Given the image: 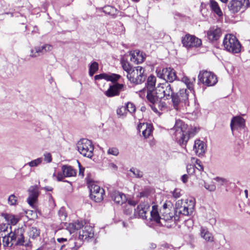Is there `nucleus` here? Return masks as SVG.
Instances as JSON below:
<instances>
[{"label": "nucleus", "mask_w": 250, "mask_h": 250, "mask_svg": "<svg viewBox=\"0 0 250 250\" xmlns=\"http://www.w3.org/2000/svg\"><path fill=\"white\" fill-rule=\"evenodd\" d=\"M188 125L182 120L176 121L172 130L174 131L175 139L178 143L182 147H185L189 138V131L188 129Z\"/></svg>", "instance_id": "obj_1"}, {"label": "nucleus", "mask_w": 250, "mask_h": 250, "mask_svg": "<svg viewBox=\"0 0 250 250\" xmlns=\"http://www.w3.org/2000/svg\"><path fill=\"white\" fill-rule=\"evenodd\" d=\"M173 90L169 83L165 82L159 83L155 88V91L152 95V99H151L149 102L155 104L158 103L159 101L162 99L165 100L170 99L172 94Z\"/></svg>", "instance_id": "obj_2"}, {"label": "nucleus", "mask_w": 250, "mask_h": 250, "mask_svg": "<svg viewBox=\"0 0 250 250\" xmlns=\"http://www.w3.org/2000/svg\"><path fill=\"white\" fill-rule=\"evenodd\" d=\"M81 229L79 231V239L85 240L88 238H92L94 236L93 228L90 225H83L82 222H76L69 223L66 226V229L71 234L75 230Z\"/></svg>", "instance_id": "obj_3"}, {"label": "nucleus", "mask_w": 250, "mask_h": 250, "mask_svg": "<svg viewBox=\"0 0 250 250\" xmlns=\"http://www.w3.org/2000/svg\"><path fill=\"white\" fill-rule=\"evenodd\" d=\"M188 94V91L186 89H181L177 93L172 92L170 99L175 109L178 110L181 107L189 105Z\"/></svg>", "instance_id": "obj_4"}, {"label": "nucleus", "mask_w": 250, "mask_h": 250, "mask_svg": "<svg viewBox=\"0 0 250 250\" xmlns=\"http://www.w3.org/2000/svg\"><path fill=\"white\" fill-rule=\"evenodd\" d=\"M145 71V68L142 66L134 67L131 72L129 74H127V79L131 83L134 84H141L144 82L146 78Z\"/></svg>", "instance_id": "obj_5"}, {"label": "nucleus", "mask_w": 250, "mask_h": 250, "mask_svg": "<svg viewBox=\"0 0 250 250\" xmlns=\"http://www.w3.org/2000/svg\"><path fill=\"white\" fill-rule=\"evenodd\" d=\"M225 48L232 53H238L241 51V45L236 37L231 34L227 35L223 41Z\"/></svg>", "instance_id": "obj_6"}, {"label": "nucleus", "mask_w": 250, "mask_h": 250, "mask_svg": "<svg viewBox=\"0 0 250 250\" xmlns=\"http://www.w3.org/2000/svg\"><path fill=\"white\" fill-rule=\"evenodd\" d=\"M179 200L176 203V212L179 214L184 215H190L193 211L195 206L194 199H190L189 200Z\"/></svg>", "instance_id": "obj_7"}, {"label": "nucleus", "mask_w": 250, "mask_h": 250, "mask_svg": "<svg viewBox=\"0 0 250 250\" xmlns=\"http://www.w3.org/2000/svg\"><path fill=\"white\" fill-rule=\"evenodd\" d=\"M79 152L84 157L91 158L93 155L94 146L91 141L87 139H81L77 144Z\"/></svg>", "instance_id": "obj_8"}, {"label": "nucleus", "mask_w": 250, "mask_h": 250, "mask_svg": "<svg viewBox=\"0 0 250 250\" xmlns=\"http://www.w3.org/2000/svg\"><path fill=\"white\" fill-rule=\"evenodd\" d=\"M198 78L200 82L207 86H213L217 83L216 76L210 71H200Z\"/></svg>", "instance_id": "obj_9"}, {"label": "nucleus", "mask_w": 250, "mask_h": 250, "mask_svg": "<svg viewBox=\"0 0 250 250\" xmlns=\"http://www.w3.org/2000/svg\"><path fill=\"white\" fill-rule=\"evenodd\" d=\"M150 203V200L147 198L146 200L144 199L143 202L142 200L137 208L134 209L133 214L134 217L146 219V214H149Z\"/></svg>", "instance_id": "obj_10"}, {"label": "nucleus", "mask_w": 250, "mask_h": 250, "mask_svg": "<svg viewBox=\"0 0 250 250\" xmlns=\"http://www.w3.org/2000/svg\"><path fill=\"white\" fill-rule=\"evenodd\" d=\"M157 77L166 81L165 82L172 83L177 79L175 71L171 67L156 69Z\"/></svg>", "instance_id": "obj_11"}, {"label": "nucleus", "mask_w": 250, "mask_h": 250, "mask_svg": "<svg viewBox=\"0 0 250 250\" xmlns=\"http://www.w3.org/2000/svg\"><path fill=\"white\" fill-rule=\"evenodd\" d=\"M249 0H231L228 5V8L231 13H236L241 9L245 10L249 7Z\"/></svg>", "instance_id": "obj_12"}, {"label": "nucleus", "mask_w": 250, "mask_h": 250, "mask_svg": "<svg viewBox=\"0 0 250 250\" xmlns=\"http://www.w3.org/2000/svg\"><path fill=\"white\" fill-rule=\"evenodd\" d=\"M182 43L183 46L187 48L197 47L202 44L201 40L193 35H190L189 34H186L183 37Z\"/></svg>", "instance_id": "obj_13"}, {"label": "nucleus", "mask_w": 250, "mask_h": 250, "mask_svg": "<svg viewBox=\"0 0 250 250\" xmlns=\"http://www.w3.org/2000/svg\"><path fill=\"white\" fill-rule=\"evenodd\" d=\"M125 85L119 83H114L110 85L108 89L104 92V94L108 97H112L119 95L121 91H124Z\"/></svg>", "instance_id": "obj_14"}, {"label": "nucleus", "mask_w": 250, "mask_h": 250, "mask_svg": "<svg viewBox=\"0 0 250 250\" xmlns=\"http://www.w3.org/2000/svg\"><path fill=\"white\" fill-rule=\"evenodd\" d=\"M24 229L22 228H18L17 229L12 232V237L14 238V244L15 246H28V244L25 243L23 234Z\"/></svg>", "instance_id": "obj_15"}, {"label": "nucleus", "mask_w": 250, "mask_h": 250, "mask_svg": "<svg viewBox=\"0 0 250 250\" xmlns=\"http://www.w3.org/2000/svg\"><path fill=\"white\" fill-rule=\"evenodd\" d=\"M156 78L155 76L150 75L147 78L146 83V88L147 90L146 98L149 102L151 99H152L153 93L155 91V84Z\"/></svg>", "instance_id": "obj_16"}, {"label": "nucleus", "mask_w": 250, "mask_h": 250, "mask_svg": "<svg viewBox=\"0 0 250 250\" xmlns=\"http://www.w3.org/2000/svg\"><path fill=\"white\" fill-rule=\"evenodd\" d=\"M221 30L217 26H213L210 27L207 32L208 38L211 42L217 41L220 37Z\"/></svg>", "instance_id": "obj_17"}, {"label": "nucleus", "mask_w": 250, "mask_h": 250, "mask_svg": "<svg viewBox=\"0 0 250 250\" xmlns=\"http://www.w3.org/2000/svg\"><path fill=\"white\" fill-rule=\"evenodd\" d=\"M245 127V120L240 116L233 117L231 121L230 127L232 131L234 129H243Z\"/></svg>", "instance_id": "obj_18"}, {"label": "nucleus", "mask_w": 250, "mask_h": 250, "mask_svg": "<svg viewBox=\"0 0 250 250\" xmlns=\"http://www.w3.org/2000/svg\"><path fill=\"white\" fill-rule=\"evenodd\" d=\"M29 197L27 198V202L31 206H33L37 201L39 195L38 189L37 186H31L28 189Z\"/></svg>", "instance_id": "obj_19"}, {"label": "nucleus", "mask_w": 250, "mask_h": 250, "mask_svg": "<svg viewBox=\"0 0 250 250\" xmlns=\"http://www.w3.org/2000/svg\"><path fill=\"white\" fill-rule=\"evenodd\" d=\"M130 55L131 56L130 61L136 64L142 62L145 59L146 55L139 50L131 51Z\"/></svg>", "instance_id": "obj_20"}, {"label": "nucleus", "mask_w": 250, "mask_h": 250, "mask_svg": "<svg viewBox=\"0 0 250 250\" xmlns=\"http://www.w3.org/2000/svg\"><path fill=\"white\" fill-rule=\"evenodd\" d=\"M193 150L199 156H202L206 151V147L205 143L200 140H197L194 142Z\"/></svg>", "instance_id": "obj_21"}, {"label": "nucleus", "mask_w": 250, "mask_h": 250, "mask_svg": "<svg viewBox=\"0 0 250 250\" xmlns=\"http://www.w3.org/2000/svg\"><path fill=\"white\" fill-rule=\"evenodd\" d=\"M111 197L115 203L117 204L122 205L127 200L125 195L118 191H113L111 193Z\"/></svg>", "instance_id": "obj_22"}, {"label": "nucleus", "mask_w": 250, "mask_h": 250, "mask_svg": "<svg viewBox=\"0 0 250 250\" xmlns=\"http://www.w3.org/2000/svg\"><path fill=\"white\" fill-rule=\"evenodd\" d=\"M12 231L3 235L2 243L4 247H11L15 245L14 238L12 237Z\"/></svg>", "instance_id": "obj_23"}, {"label": "nucleus", "mask_w": 250, "mask_h": 250, "mask_svg": "<svg viewBox=\"0 0 250 250\" xmlns=\"http://www.w3.org/2000/svg\"><path fill=\"white\" fill-rule=\"evenodd\" d=\"M150 215V220L155 221L157 223H160L163 225L161 222V217L160 216L157 209V206H153L152 208V210L149 211Z\"/></svg>", "instance_id": "obj_24"}, {"label": "nucleus", "mask_w": 250, "mask_h": 250, "mask_svg": "<svg viewBox=\"0 0 250 250\" xmlns=\"http://www.w3.org/2000/svg\"><path fill=\"white\" fill-rule=\"evenodd\" d=\"M62 170L66 177L74 176L76 175V170L70 166L63 165L62 166Z\"/></svg>", "instance_id": "obj_25"}, {"label": "nucleus", "mask_w": 250, "mask_h": 250, "mask_svg": "<svg viewBox=\"0 0 250 250\" xmlns=\"http://www.w3.org/2000/svg\"><path fill=\"white\" fill-rule=\"evenodd\" d=\"M87 182L90 193L104 192V189L103 188H101L98 185L95 184L92 180L87 178Z\"/></svg>", "instance_id": "obj_26"}, {"label": "nucleus", "mask_w": 250, "mask_h": 250, "mask_svg": "<svg viewBox=\"0 0 250 250\" xmlns=\"http://www.w3.org/2000/svg\"><path fill=\"white\" fill-rule=\"evenodd\" d=\"M195 80L196 79L195 78H193L190 79L185 76L181 79V81L186 85L187 88L191 91L193 90L194 83H195Z\"/></svg>", "instance_id": "obj_27"}, {"label": "nucleus", "mask_w": 250, "mask_h": 250, "mask_svg": "<svg viewBox=\"0 0 250 250\" xmlns=\"http://www.w3.org/2000/svg\"><path fill=\"white\" fill-rule=\"evenodd\" d=\"M44 54L40 46H35L30 50L29 56L31 58H37Z\"/></svg>", "instance_id": "obj_28"}, {"label": "nucleus", "mask_w": 250, "mask_h": 250, "mask_svg": "<svg viewBox=\"0 0 250 250\" xmlns=\"http://www.w3.org/2000/svg\"><path fill=\"white\" fill-rule=\"evenodd\" d=\"M201 236L207 241L211 242L213 241V237L207 229L202 227L201 228Z\"/></svg>", "instance_id": "obj_29"}, {"label": "nucleus", "mask_w": 250, "mask_h": 250, "mask_svg": "<svg viewBox=\"0 0 250 250\" xmlns=\"http://www.w3.org/2000/svg\"><path fill=\"white\" fill-rule=\"evenodd\" d=\"M209 5L211 10L218 16H221L223 15L218 4L216 1L214 0H210Z\"/></svg>", "instance_id": "obj_30"}, {"label": "nucleus", "mask_w": 250, "mask_h": 250, "mask_svg": "<svg viewBox=\"0 0 250 250\" xmlns=\"http://www.w3.org/2000/svg\"><path fill=\"white\" fill-rule=\"evenodd\" d=\"M104 192H98L90 193V196L91 198L94 200L96 202H100L104 199Z\"/></svg>", "instance_id": "obj_31"}, {"label": "nucleus", "mask_w": 250, "mask_h": 250, "mask_svg": "<svg viewBox=\"0 0 250 250\" xmlns=\"http://www.w3.org/2000/svg\"><path fill=\"white\" fill-rule=\"evenodd\" d=\"M1 216H3L7 222H10L12 225H15L18 222V219L12 214L2 213H1Z\"/></svg>", "instance_id": "obj_32"}, {"label": "nucleus", "mask_w": 250, "mask_h": 250, "mask_svg": "<svg viewBox=\"0 0 250 250\" xmlns=\"http://www.w3.org/2000/svg\"><path fill=\"white\" fill-rule=\"evenodd\" d=\"M121 63L123 69L127 73V74H129L133 68L132 67V66L126 60L124 59L121 60Z\"/></svg>", "instance_id": "obj_33"}, {"label": "nucleus", "mask_w": 250, "mask_h": 250, "mask_svg": "<svg viewBox=\"0 0 250 250\" xmlns=\"http://www.w3.org/2000/svg\"><path fill=\"white\" fill-rule=\"evenodd\" d=\"M40 234V229L36 227H31L28 231V235L30 238L34 239L39 236Z\"/></svg>", "instance_id": "obj_34"}, {"label": "nucleus", "mask_w": 250, "mask_h": 250, "mask_svg": "<svg viewBox=\"0 0 250 250\" xmlns=\"http://www.w3.org/2000/svg\"><path fill=\"white\" fill-rule=\"evenodd\" d=\"M99 69L98 63L96 62H92L89 66V74L90 76H93V75Z\"/></svg>", "instance_id": "obj_35"}, {"label": "nucleus", "mask_w": 250, "mask_h": 250, "mask_svg": "<svg viewBox=\"0 0 250 250\" xmlns=\"http://www.w3.org/2000/svg\"><path fill=\"white\" fill-rule=\"evenodd\" d=\"M106 80L107 81H111L113 83H117L116 82L121 78V76L118 74L112 73L110 74H106Z\"/></svg>", "instance_id": "obj_36"}, {"label": "nucleus", "mask_w": 250, "mask_h": 250, "mask_svg": "<svg viewBox=\"0 0 250 250\" xmlns=\"http://www.w3.org/2000/svg\"><path fill=\"white\" fill-rule=\"evenodd\" d=\"M42 158H39L37 159L31 161V162L25 164L23 167V168H25L27 165L29 166L30 167H37L40 164L42 163Z\"/></svg>", "instance_id": "obj_37"}, {"label": "nucleus", "mask_w": 250, "mask_h": 250, "mask_svg": "<svg viewBox=\"0 0 250 250\" xmlns=\"http://www.w3.org/2000/svg\"><path fill=\"white\" fill-rule=\"evenodd\" d=\"M153 130L152 125L149 124L147 127L145 129V130L143 131V136L145 138H147L150 136L152 133Z\"/></svg>", "instance_id": "obj_38"}, {"label": "nucleus", "mask_w": 250, "mask_h": 250, "mask_svg": "<svg viewBox=\"0 0 250 250\" xmlns=\"http://www.w3.org/2000/svg\"><path fill=\"white\" fill-rule=\"evenodd\" d=\"M214 180L216 181L217 182H218V185L220 186L227 185L229 182L228 180H227V179L220 177H216L214 178Z\"/></svg>", "instance_id": "obj_39"}, {"label": "nucleus", "mask_w": 250, "mask_h": 250, "mask_svg": "<svg viewBox=\"0 0 250 250\" xmlns=\"http://www.w3.org/2000/svg\"><path fill=\"white\" fill-rule=\"evenodd\" d=\"M130 171L133 173L136 178H140L143 176V172L136 168H130Z\"/></svg>", "instance_id": "obj_40"}, {"label": "nucleus", "mask_w": 250, "mask_h": 250, "mask_svg": "<svg viewBox=\"0 0 250 250\" xmlns=\"http://www.w3.org/2000/svg\"><path fill=\"white\" fill-rule=\"evenodd\" d=\"M125 106L126 107V111H128L130 113H133L135 111L136 108L133 103L128 102Z\"/></svg>", "instance_id": "obj_41"}, {"label": "nucleus", "mask_w": 250, "mask_h": 250, "mask_svg": "<svg viewBox=\"0 0 250 250\" xmlns=\"http://www.w3.org/2000/svg\"><path fill=\"white\" fill-rule=\"evenodd\" d=\"M126 113V109L125 106H122L117 109V114L120 117L125 116Z\"/></svg>", "instance_id": "obj_42"}, {"label": "nucleus", "mask_w": 250, "mask_h": 250, "mask_svg": "<svg viewBox=\"0 0 250 250\" xmlns=\"http://www.w3.org/2000/svg\"><path fill=\"white\" fill-rule=\"evenodd\" d=\"M134 209L135 208H133L132 206L126 205L125 207L124 212L125 214L129 215L132 213L133 210L134 211Z\"/></svg>", "instance_id": "obj_43"}, {"label": "nucleus", "mask_w": 250, "mask_h": 250, "mask_svg": "<svg viewBox=\"0 0 250 250\" xmlns=\"http://www.w3.org/2000/svg\"><path fill=\"white\" fill-rule=\"evenodd\" d=\"M8 228V225L6 224H0V236L3 237V233L7 232Z\"/></svg>", "instance_id": "obj_44"}, {"label": "nucleus", "mask_w": 250, "mask_h": 250, "mask_svg": "<svg viewBox=\"0 0 250 250\" xmlns=\"http://www.w3.org/2000/svg\"><path fill=\"white\" fill-rule=\"evenodd\" d=\"M119 153V149L117 147H110L107 150V154L114 156H117Z\"/></svg>", "instance_id": "obj_45"}, {"label": "nucleus", "mask_w": 250, "mask_h": 250, "mask_svg": "<svg viewBox=\"0 0 250 250\" xmlns=\"http://www.w3.org/2000/svg\"><path fill=\"white\" fill-rule=\"evenodd\" d=\"M58 214L62 221L65 220L67 217V214L65 212L64 209L62 208L58 211Z\"/></svg>", "instance_id": "obj_46"}, {"label": "nucleus", "mask_w": 250, "mask_h": 250, "mask_svg": "<svg viewBox=\"0 0 250 250\" xmlns=\"http://www.w3.org/2000/svg\"><path fill=\"white\" fill-rule=\"evenodd\" d=\"M8 203L12 206L16 205L17 198L14 194H11L9 196L8 199Z\"/></svg>", "instance_id": "obj_47"}, {"label": "nucleus", "mask_w": 250, "mask_h": 250, "mask_svg": "<svg viewBox=\"0 0 250 250\" xmlns=\"http://www.w3.org/2000/svg\"><path fill=\"white\" fill-rule=\"evenodd\" d=\"M40 46L44 54L51 51L53 49V46L49 44H45Z\"/></svg>", "instance_id": "obj_48"}, {"label": "nucleus", "mask_w": 250, "mask_h": 250, "mask_svg": "<svg viewBox=\"0 0 250 250\" xmlns=\"http://www.w3.org/2000/svg\"><path fill=\"white\" fill-rule=\"evenodd\" d=\"M164 212L163 213L162 215V217H161V222L164 221V222L171 220L172 218V214L170 213H167L166 214H164Z\"/></svg>", "instance_id": "obj_49"}, {"label": "nucleus", "mask_w": 250, "mask_h": 250, "mask_svg": "<svg viewBox=\"0 0 250 250\" xmlns=\"http://www.w3.org/2000/svg\"><path fill=\"white\" fill-rule=\"evenodd\" d=\"M68 244L69 246V248L72 250H77L79 248V246L76 245V242H74L73 240L72 239L69 240Z\"/></svg>", "instance_id": "obj_50"}, {"label": "nucleus", "mask_w": 250, "mask_h": 250, "mask_svg": "<svg viewBox=\"0 0 250 250\" xmlns=\"http://www.w3.org/2000/svg\"><path fill=\"white\" fill-rule=\"evenodd\" d=\"M194 166L191 164L188 165L187 166V172L190 174H192L195 171Z\"/></svg>", "instance_id": "obj_51"}, {"label": "nucleus", "mask_w": 250, "mask_h": 250, "mask_svg": "<svg viewBox=\"0 0 250 250\" xmlns=\"http://www.w3.org/2000/svg\"><path fill=\"white\" fill-rule=\"evenodd\" d=\"M149 125V124H147L146 123H140L138 125V129L140 132L141 130L142 132L143 130H145L146 127L148 126V125Z\"/></svg>", "instance_id": "obj_52"}, {"label": "nucleus", "mask_w": 250, "mask_h": 250, "mask_svg": "<svg viewBox=\"0 0 250 250\" xmlns=\"http://www.w3.org/2000/svg\"><path fill=\"white\" fill-rule=\"evenodd\" d=\"M204 187L209 191H214L216 189V187L214 185H209L207 183H205Z\"/></svg>", "instance_id": "obj_53"}, {"label": "nucleus", "mask_w": 250, "mask_h": 250, "mask_svg": "<svg viewBox=\"0 0 250 250\" xmlns=\"http://www.w3.org/2000/svg\"><path fill=\"white\" fill-rule=\"evenodd\" d=\"M114 8L110 6H106L103 8V12L106 14H110L114 10Z\"/></svg>", "instance_id": "obj_54"}, {"label": "nucleus", "mask_w": 250, "mask_h": 250, "mask_svg": "<svg viewBox=\"0 0 250 250\" xmlns=\"http://www.w3.org/2000/svg\"><path fill=\"white\" fill-rule=\"evenodd\" d=\"M173 196L175 198H178L181 196V189L179 188H176L172 192Z\"/></svg>", "instance_id": "obj_55"}, {"label": "nucleus", "mask_w": 250, "mask_h": 250, "mask_svg": "<svg viewBox=\"0 0 250 250\" xmlns=\"http://www.w3.org/2000/svg\"><path fill=\"white\" fill-rule=\"evenodd\" d=\"M44 160L47 163H50L52 161V157L49 153H46L44 154Z\"/></svg>", "instance_id": "obj_56"}, {"label": "nucleus", "mask_w": 250, "mask_h": 250, "mask_svg": "<svg viewBox=\"0 0 250 250\" xmlns=\"http://www.w3.org/2000/svg\"><path fill=\"white\" fill-rule=\"evenodd\" d=\"M106 74L105 73L100 74L99 75H97L95 76L94 78L95 80H98L100 79H105L106 80Z\"/></svg>", "instance_id": "obj_57"}, {"label": "nucleus", "mask_w": 250, "mask_h": 250, "mask_svg": "<svg viewBox=\"0 0 250 250\" xmlns=\"http://www.w3.org/2000/svg\"><path fill=\"white\" fill-rule=\"evenodd\" d=\"M148 192L147 191H143L140 192L137 197L140 198L141 199L142 198L147 197L148 195Z\"/></svg>", "instance_id": "obj_58"}, {"label": "nucleus", "mask_w": 250, "mask_h": 250, "mask_svg": "<svg viewBox=\"0 0 250 250\" xmlns=\"http://www.w3.org/2000/svg\"><path fill=\"white\" fill-rule=\"evenodd\" d=\"M201 163V161L197 159L196 161V164L198 166V167H196V168L199 171H203L204 170V167Z\"/></svg>", "instance_id": "obj_59"}, {"label": "nucleus", "mask_w": 250, "mask_h": 250, "mask_svg": "<svg viewBox=\"0 0 250 250\" xmlns=\"http://www.w3.org/2000/svg\"><path fill=\"white\" fill-rule=\"evenodd\" d=\"M77 163L78 164L79 167V175H81L82 177H83L84 168L81 166L80 163L78 161H77Z\"/></svg>", "instance_id": "obj_60"}, {"label": "nucleus", "mask_w": 250, "mask_h": 250, "mask_svg": "<svg viewBox=\"0 0 250 250\" xmlns=\"http://www.w3.org/2000/svg\"><path fill=\"white\" fill-rule=\"evenodd\" d=\"M65 175L63 173H62L61 172H59L58 173L57 175V180L59 181H62L63 178L65 177Z\"/></svg>", "instance_id": "obj_61"}, {"label": "nucleus", "mask_w": 250, "mask_h": 250, "mask_svg": "<svg viewBox=\"0 0 250 250\" xmlns=\"http://www.w3.org/2000/svg\"><path fill=\"white\" fill-rule=\"evenodd\" d=\"M188 176L187 174H184L181 177V180L184 183H186L188 182Z\"/></svg>", "instance_id": "obj_62"}, {"label": "nucleus", "mask_w": 250, "mask_h": 250, "mask_svg": "<svg viewBox=\"0 0 250 250\" xmlns=\"http://www.w3.org/2000/svg\"><path fill=\"white\" fill-rule=\"evenodd\" d=\"M137 204V202L134 200H129L127 202V205H130L131 206H132L133 207V208H134L135 205Z\"/></svg>", "instance_id": "obj_63"}, {"label": "nucleus", "mask_w": 250, "mask_h": 250, "mask_svg": "<svg viewBox=\"0 0 250 250\" xmlns=\"http://www.w3.org/2000/svg\"><path fill=\"white\" fill-rule=\"evenodd\" d=\"M57 241L59 243H63L67 241V239L64 238H60L57 239Z\"/></svg>", "instance_id": "obj_64"}]
</instances>
